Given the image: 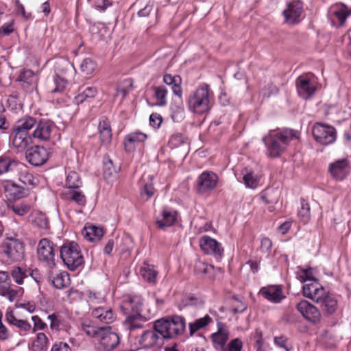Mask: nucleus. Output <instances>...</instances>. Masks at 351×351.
Here are the masks:
<instances>
[{
  "instance_id": "f257e3e1",
  "label": "nucleus",
  "mask_w": 351,
  "mask_h": 351,
  "mask_svg": "<svg viewBox=\"0 0 351 351\" xmlns=\"http://www.w3.org/2000/svg\"><path fill=\"white\" fill-rule=\"evenodd\" d=\"M298 138V132L293 130H285L279 132L270 131L263 138V141L267 147L268 155L276 158L280 156L292 139Z\"/></svg>"
},
{
  "instance_id": "f03ea898",
  "label": "nucleus",
  "mask_w": 351,
  "mask_h": 351,
  "mask_svg": "<svg viewBox=\"0 0 351 351\" xmlns=\"http://www.w3.org/2000/svg\"><path fill=\"white\" fill-rule=\"evenodd\" d=\"M213 101V92L208 84L203 83L190 93L186 103L191 112L202 114L210 110Z\"/></svg>"
},
{
  "instance_id": "7ed1b4c3",
  "label": "nucleus",
  "mask_w": 351,
  "mask_h": 351,
  "mask_svg": "<svg viewBox=\"0 0 351 351\" xmlns=\"http://www.w3.org/2000/svg\"><path fill=\"white\" fill-rule=\"evenodd\" d=\"M156 327L163 339H171L182 335L186 329L185 319L180 315L167 316L155 321Z\"/></svg>"
},
{
  "instance_id": "20e7f679",
  "label": "nucleus",
  "mask_w": 351,
  "mask_h": 351,
  "mask_svg": "<svg viewBox=\"0 0 351 351\" xmlns=\"http://www.w3.org/2000/svg\"><path fill=\"white\" fill-rule=\"evenodd\" d=\"M60 257L69 269L75 270L84 263V257L79 245L75 242L62 245L60 249Z\"/></svg>"
},
{
  "instance_id": "39448f33",
  "label": "nucleus",
  "mask_w": 351,
  "mask_h": 351,
  "mask_svg": "<svg viewBox=\"0 0 351 351\" xmlns=\"http://www.w3.org/2000/svg\"><path fill=\"white\" fill-rule=\"evenodd\" d=\"M163 337L156 327L154 323L153 328L144 330L137 338L138 345L143 349H155L160 348L163 344Z\"/></svg>"
},
{
  "instance_id": "423d86ee",
  "label": "nucleus",
  "mask_w": 351,
  "mask_h": 351,
  "mask_svg": "<svg viewBox=\"0 0 351 351\" xmlns=\"http://www.w3.org/2000/svg\"><path fill=\"white\" fill-rule=\"evenodd\" d=\"M312 134L317 142L328 145L333 143L337 138V131L333 126L316 123L312 129Z\"/></svg>"
},
{
  "instance_id": "0eeeda50",
  "label": "nucleus",
  "mask_w": 351,
  "mask_h": 351,
  "mask_svg": "<svg viewBox=\"0 0 351 351\" xmlns=\"http://www.w3.org/2000/svg\"><path fill=\"white\" fill-rule=\"evenodd\" d=\"M55 247L56 245L46 238L40 239L37 246L38 260L47 264L50 268L56 267Z\"/></svg>"
},
{
  "instance_id": "6e6552de",
  "label": "nucleus",
  "mask_w": 351,
  "mask_h": 351,
  "mask_svg": "<svg viewBox=\"0 0 351 351\" xmlns=\"http://www.w3.org/2000/svg\"><path fill=\"white\" fill-rule=\"evenodd\" d=\"M3 252L12 261H20L25 256L24 244L18 239H7L2 245Z\"/></svg>"
},
{
  "instance_id": "1a4fd4ad",
  "label": "nucleus",
  "mask_w": 351,
  "mask_h": 351,
  "mask_svg": "<svg viewBox=\"0 0 351 351\" xmlns=\"http://www.w3.org/2000/svg\"><path fill=\"white\" fill-rule=\"evenodd\" d=\"M97 341V351H115L119 345L120 338L110 327H105Z\"/></svg>"
},
{
  "instance_id": "9d476101",
  "label": "nucleus",
  "mask_w": 351,
  "mask_h": 351,
  "mask_svg": "<svg viewBox=\"0 0 351 351\" xmlns=\"http://www.w3.org/2000/svg\"><path fill=\"white\" fill-rule=\"evenodd\" d=\"M218 180V176L215 173L210 171H204L197 180V193L204 194L214 190L217 186Z\"/></svg>"
},
{
  "instance_id": "9b49d317",
  "label": "nucleus",
  "mask_w": 351,
  "mask_h": 351,
  "mask_svg": "<svg viewBox=\"0 0 351 351\" xmlns=\"http://www.w3.org/2000/svg\"><path fill=\"white\" fill-rule=\"evenodd\" d=\"M199 246L206 254L213 255L216 258H221L223 254L221 244L209 236L204 235L200 238Z\"/></svg>"
},
{
  "instance_id": "f8f14e48",
  "label": "nucleus",
  "mask_w": 351,
  "mask_h": 351,
  "mask_svg": "<svg viewBox=\"0 0 351 351\" xmlns=\"http://www.w3.org/2000/svg\"><path fill=\"white\" fill-rule=\"evenodd\" d=\"M303 10V4L299 0L292 1L287 3V8L282 14L285 21L289 25L297 24L300 21V16Z\"/></svg>"
},
{
  "instance_id": "ddd939ff",
  "label": "nucleus",
  "mask_w": 351,
  "mask_h": 351,
  "mask_svg": "<svg viewBox=\"0 0 351 351\" xmlns=\"http://www.w3.org/2000/svg\"><path fill=\"white\" fill-rule=\"evenodd\" d=\"M25 158L34 166L45 164L49 158V152L42 146H34L27 149Z\"/></svg>"
},
{
  "instance_id": "4468645a",
  "label": "nucleus",
  "mask_w": 351,
  "mask_h": 351,
  "mask_svg": "<svg viewBox=\"0 0 351 351\" xmlns=\"http://www.w3.org/2000/svg\"><path fill=\"white\" fill-rule=\"evenodd\" d=\"M36 125L32 136L41 141L49 140L51 132L56 128L54 123L49 119H42Z\"/></svg>"
},
{
  "instance_id": "2eb2a0df",
  "label": "nucleus",
  "mask_w": 351,
  "mask_h": 351,
  "mask_svg": "<svg viewBox=\"0 0 351 351\" xmlns=\"http://www.w3.org/2000/svg\"><path fill=\"white\" fill-rule=\"evenodd\" d=\"M298 311L302 316L313 324L320 321L321 314L319 309L306 300H302L297 304Z\"/></svg>"
},
{
  "instance_id": "dca6fc26",
  "label": "nucleus",
  "mask_w": 351,
  "mask_h": 351,
  "mask_svg": "<svg viewBox=\"0 0 351 351\" xmlns=\"http://www.w3.org/2000/svg\"><path fill=\"white\" fill-rule=\"evenodd\" d=\"M230 332L228 326L221 322L217 323V331L211 335V340L215 349L221 351L225 347Z\"/></svg>"
},
{
  "instance_id": "f3484780",
  "label": "nucleus",
  "mask_w": 351,
  "mask_h": 351,
  "mask_svg": "<svg viewBox=\"0 0 351 351\" xmlns=\"http://www.w3.org/2000/svg\"><path fill=\"white\" fill-rule=\"evenodd\" d=\"M303 295L315 302L324 295L325 289L315 280L305 283L302 287Z\"/></svg>"
},
{
  "instance_id": "a211bd4d",
  "label": "nucleus",
  "mask_w": 351,
  "mask_h": 351,
  "mask_svg": "<svg viewBox=\"0 0 351 351\" xmlns=\"http://www.w3.org/2000/svg\"><path fill=\"white\" fill-rule=\"evenodd\" d=\"M329 172L332 178L343 180L349 173V165L346 159L338 160L329 165Z\"/></svg>"
},
{
  "instance_id": "6ab92c4d",
  "label": "nucleus",
  "mask_w": 351,
  "mask_h": 351,
  "mask_svg": "<svg viewBox=\"0 0 351 351\" xmlns=\"http://www.w3.org/2000/svg\"><path fill=\"white\" fill-rule=\"evenodd\" d=\"M5 197L9 200H16L27 197L29 194V190L14 183H5L3 184Z\"/></svg>"
},
{
  "instance_id": "aec40b11",
  "label": "nucleus",
  "mask_w": 351,
  "mask_h": 351,
  "mask_svg": "<svg viewBox=\"0 0 351 351\" xmlns=\"http://www.w3.org/2000/svg\"><path fill=\"white\" fill-rule=\"evenodd\" d=\"M10 138H11L12 146L18 152L24 151L32 143V138L29 133H21L12 129Z\"/></svg>"
},
{
  "instance_id": "412c9836",
  "label": "nucleus",
  "mask_w": 351,
  "mask_h": 351,
  "mask_svg": "<svg viewBox=\"0 0 351 351\" xmlns=\"http://www.w3.org/2000/svg\"><path fill=\"white\" fill-rule=\"evenodd\" d=\"M296 86L299 95L306 99L310 98L315 92V88L309 79L304 76L297 78Z\"/></svg>"
},
{
  "instance_id": "4be33fe9",
  "label": "nucleus",
  "mask_w": 351,
  "mask_h": 351,
  "mask_svg": "<svg viewBox=\"0 0 351 351\" xmlns=\"http://www.w3.org/2000/svg\"><path fill=\"white\" fill-rule=\"evenodd\" d=\"M259 293L265 299L274 303H279L285 298L280 287L271 285L261 289Z\"/></svg>"
},
{
  "instance_id": "5701e85b",
  "label": "nucleus",
  "mask_w": 351,
  "mask_h": 351,
  "mask_svg": "<svg viewBox=\"0 0 351 351\" xmlns=\"http://www.w3.org/2000/svg\"><path fill=\"white\" fill-rule=\"evenodd\" d=\"M92 315L101 322L107 324L112 323L116 319L115 313L111 308L107 307L95 308L92 311Z\"/></svg>"
},
{
  "instance_id": "b1692460",
  "label": "nucleus",
  "mask_w": 351,
  "mask_h": 351,
  "mask_svg": "<svg viewBox=\"0 0 351 351\" xmlns=\"http://www.w3.org/2000/svg\"><path fill=\"white\" fill-rule=\"evenodd\" d=\"M147 138V135L143 132H134L130 133L124 140L125 150L128 152H133L136 149V144L144 142Z\"/></svg>"
},
{
  "instance_id": "393cba45",
  "label": "nucleus",
  "mask_w": 351,
  "mask_h": 351,
  "mask_svg": "<svg viewBox=\"0 0 351 351\" xmlns=\"http://www.w3.org/2000/svg\"><path fill=\"white\" fill-rule=\"evenodd\" d=\"M5 317L7 322L16 327L21 334L25 335L32 330V326L27 320L16 317L12 311L8 312Z\"/></svg>"
},
{
  "instance_id": "a878e982",
  "label": "nucleus",
  "mask_w": 351,
  "mask_h": 351,
  "mask_svg": "<svg viewBox=\"0 0 351 351\" xmlns=\"http://www.w3.org/2000/svg\"><path fill=\"white\" fill-rule=\"evenodd\" d=\"M316 302L320 304L322 311L328 315L332 314L336 311L337 306L335 298L327 292H325L324 295L320 297Z\"/></svg>"
},
{
  "instance_id": "bb28decb",
  "label": "nucleus",
  "mask_w": 351,
  "mask_h": 351,
  "mask_svg": "<svg viewBox=\"0 0 351 351\" xmlns=\"http://www.w3.org/2000/svg\"><path fill=\"white\" fill-rule=\"evenodd\" d=\"M16 81L22 84V86L25 89L34 88L36 86L37 78L35 73L29 70H23L17 77Z\"/></svg>"
},
{
  "instance_id": "cd10ccee",
  "label": "nucleus",
  "mask_w": 351,
  "mask_h": 351,
  "mask_svg": "<svg viewBox=\"0 0 351 351\" xmlns=\"http://www.w3.org/2000/svg\"><path fill=\"white\" fill-rule=\"evenodd\" d=\"M97 93L95 87L82 86L78 88V93L74 97V104L79 105L89 98H93Z\"/></svg>"
},
{
  "instance_id": "c85d7f7f",
  "label": "nucleus",
  "mask_w": 351,
  "mask_h": 351,
  "mask_svg": "<svg viewBox=\"0 0 351 351\" xmlns=\"http://www.w3.org/2000/svg\"><path fill=\"white\" fill-rule=\"evenodd\" d=\"M163 82L166 84L171 86V90L175 95L178 96L180 99L182 98V79L179 75H171L170 74H165L163 77Z\"/></svg>"
},
{
  "instance_id": "c756f323",
  "label": "nucleus",
  "mask_w": 351,
  "mask_h": 351,
  "mask_svg": "<svg viewBox=\"0 0 351 351\" xmlns=\"http://www.w3.org/2000/svg\"><path fill=\"white\" fill-rule=\"evenodd\" d=\"M63 195L67 200L73 201L80 206H85L86 203V196L80 188L66 189Z\"/></svg>"
},
{
  "instance_id": "7c9ffc66",
  "label": "nucleus",
  "mask_w": 351,
  "mask_h": 351,
  "mask_svg": "<svg viewBox=\"0 0 351 351\" xmlns=\"http://www.w3.org/2000/svg\"><path fill=\"white\" fill-rule=\"evenodd\" d=\"M100 141L103 145L108 144L112 138L110 122L106 119H101L98 125Z\"/></svg>"
},
{
  "instance_id": "2f4dec72",
  "label": "nucleus",
  "mask_w": 351,
  "mask_h": 351,
  "mask_svg": "<svg viewBox=\"0 0 351 351\" xmlns=\"http://www.w3.org/2000/svg\"><path fill=\"white\" fill-rule=\"evenodd\" d=\"M36 124V119L32 117H24L19 119L12 126V130H16L19 132L29 133L31 130Z\"/></svg>"
},
{
  "instance_id": "473e14b6",
  "label": "nucleus",
  "mask_w": 351,
  "mask_h": 351,
  "mask_svg": "<svg viewBox=\"0 0 351 351\" xmlns=\"http://www.w3.org/2000/svg\"><path fill=\"white\" fill-rule=\"evenodd\" d=\"M176 211L164 210L162 213V217L158 218L156 224L160 229L164 230L167 227L171 226L176 221Z\"/></svg>"
},
{
  "instance_id": "72a5a7b5",
  "label": "nucleus",
  "mask_w": 351,
  "mask_h": 351,
  "mask_svg": "<svg viewBox=\"0 0 351 351\" xmlns=\"http://www.w3.org/2000/svg\"><path fill=\"white\" fill-rule=\"evenodd\" d=\"M142 197L146 195V199L153 196L155 189L153 184V177L151 175L143 176L141 179Z\"/></svg>"
},
{
  "instance_id": "f704fd0d",
  "label": "nucleus",
  "mask_w": 351,
  "mask_h": 351,
  "mask_svg": "<svg viewBox=\"0 0 351 351\" xmlns=\"http://www.w3.org/2000/svg\"><path fill=\"white\" fill-rule=\"evenodd\" d=\"M143 306V299L139 295L131 296L123 303L125 308L131 309L132 314H141Z\"/></svg>"
},
{
  "instance_id": "c9c22d12",
  "label": "nucleus",
  "mask_w": 351,
  "mask_h": 351,
  "mask_svg": "<svg viewBox=\"0 0 351 351\" xmlns=\"http://www.w3.org/2000/svg\"><path fill=\"white\" fill-rule=\"evenodd\" d=\"M145 322V319L141 314H132L126 317L124 324L129 330H132L142 328Z\"/></svg>"
},
{
  "instance_id": "e433bc0d",
  "label": "nucleus",
  "mask_w": 351,
  "mask_h": 351,
  "mask_svg": "<svg viewBox=\"0 0 351 351\" xmlns=\"http://www.w3.org/2000/svg\"><path fill=\"white\" fill-rule=\"evenodd\" d=\"M82 234L88 241H99L104 235V230L101 228L90 226L85 228L82 231Z\"/></svg>"
},
{
  "instance_id": "4c0bfd02",
  "label": "nucleus",
  "mask_w": 351,
  "mask_h": 351,
  "mask_svg": "<svg viewBox=\"0 0 351 351\" xmlns=\"http://www.w3.org/2000/svg\"><path fill=\"white\" fill-rule=\"evenodd\" d=\"M119 171V167L114 165L112 160L108 156L104 157V175L106 178H110L116 177L118 171Z\"/></svg>"
},
{
  "instance_id": "58836bf2",
  "label": "nucleus",
  "mask_w": 351,
  "mask_h": 351,
  "mask_svg": "<svg viewBox=\"0 0 351 351\" xmlns=\"http://www.w3.org/2000/svg\"><path fill=\"white\" fill-rule=\"evenodd\" d=\"M243 180L245 186L248 188L255 189L258 185L260 178L253 171L244 169L242 171Z\"/></svg>"
},
{
  "instance_id": "ea45409f",
  "label": "nucleus",
  "mask_w": 351,
  "mask_h": 351,
  "mask_svg": "<svg viewBox=\"0 0 351 351\" xmlns=\"http://www.w3.org/2000/svg\"><path fill=\"white\" fill-rule=\"evenodd\" d=\"M212 321L211 317L208 315L204 317L197 319L193 322L189 324L190 335L192 336L198 330L206 326Z\"/></svg>"
},
{
  "instance_id": "a19ab883",
  "label": "nucleus",
  "mask_w": 351,
  "mask_h": 351,
  "mask_svg": "<svg viewBox=\"0 0 351 351\" xmlns=\"http://www.w3.org/2000/svg\"><path fill=\"white\" fill-rule=\"evenodd\" d=\"M154 97L156 99V105L165 106L167 105V95L168 90L164 86H154Z\"/></svg>"
},
{
  "instance_id": "79ce46f5",
  "label": "nucleus",
  "mask_w": 351,
  "mask_h": 351,
  "mask_svg": "<svg viewBox=\"0 0 351 351\" xmlns=\"http://www.w3.org/2000/svg\"><path fill=\"white\" fill-rule=\"evenodd\" d=\"M48 339L45 333L39 332L32 343L33 351H47Z\"/></svg>"
},
{
  "instance_id": "37998d69",
  "label": "nucleus",
  "mask_w": 351,
  "mask_h": 351,
  "mask_svg": "<svg viewBox=\"0 0 351 351\" xmlns=\"http://www.w3.org/2000/svg\"><path fill=\"white\" fill-rule=\"evenodd\" d=\"M73 65L66 60H58L55 64L56 75L64 76L66 73L72 71Z\"/></svg>"
},
{
  "instance_id": "c03bdc74",
  "label": "nucleus",
  "mask_w": 351,
  "mask_h": 351,
  "mask_svg": "<svg viewBox=\"0 0 351 351\" xmlns=\"http://www.w3.org/2000/svg\"><path fill=\"white\" fill-rule=\"evenodd\" d=\"M19 180L26 186H35L37 184V179L27 171L25 167L21 169Z\"/></svg>"
},
{
  "instance_id": "a18cd8bd",
  "label": "nucleus",
  "mask_w": 351,
  "mask_h": 351,
  "mask_svg": "<svg viewBox=\"0 0 351 351\" xmlns=\"http://www.w3.org/2000/svg\"><path fill=\"white\" fill-rule=\"evenodd\" d=\"M27 269L20 267H14L11 270L10 276L16 283L22 285L24 280L27 279Z\"/></svg>"
},
{
  "instance_id": "49530a36",
  "label": "nucleus",
  "mask_w": 351,
  "mask_h": 351,
  "mask_svg": "<svg viewBox=\"0 0 351 351\" xmlns=\"http://www.w3.org/2000/svg\"><path fill=\"white\" fill-rule=\"evenodd\" d=\"M104 328L86 324H83L82 326V330L88 336L95 338L97 340H98L100 335L103 332Z\"/></svg>"
},
{
  "instance_id": "de8ad7c7",
  "label": "nucleus",
  "mask_w": 351,
  "mask_h": 351,
  "mask_svg": "<svg viewBox=\"0 0 351 351\" xmlns=\"http://www.w3.org/2000/svg\"><path fill=\"white\" fill-rule=\"evenodd\" d=\"M82 182L81 181L79 175L75 171H71L66 179V189L80 188Z\"/></svg>"
},
{
  "instance_id": "09e8293b",
  "label": "nucleus",
  "mask_w": 351,
  "mask_h": 351,
  "mask_svg": "<svg viewBox=\"0 0 351 351\" xmlns=\"http://www.w3.org/2000/svg\"><path fill=\"white\" fill-rule=\"evenodd\" d=\"M133 80L130 78L123 81L122 84L117 88V95H121V98H125L132 90Z\"/></svg>"
},
{
  "instance_id": "8fccbe9b",
  "label": "nucleus",
  "mask_w": 351,
  "mask_h": 351,
  "mask_svg": "<svg viewBox=\"0 0 351 351\" xmlns=\"http://www.w3.org/2000/svg\"><path fill=\"white\" fill-rule=\"evenodd\" d=\"M69 276L67 273H60L53 277L52 282L53 286L57 289H63L69 284Z\"/></svg>"
},
{
  "instance_id": "3c124183",
  "label": "nucleus",
  "mask_w": 351,
  "mask_h": 351,
  "mask_svg": "<svg viewBox=\"0 0 351 351\" xmlns=\"http://www.w3.org/2000/svg\"><path fill=\"white\" fill-rule=\"evenodd\" d=\"M96 68V62L89 58L84 59L80 64L81 71L85 75L92 74L95 71Z\"/></svg>"
},
{
  "instance_id": "603ef678",
  "label": "nucleus",
  "mask_w": 351,
  "mask_h": 351,
  "mask_svg": "<svg viewBox=\"0 0 351 351\" xmlns=\"http://www.w3.org/2000/svg\"><path fill=\"white\" fill-rule=\"evenodd\" d=\"M140 272L142 277L148 282L152 283L156 281L157 272L149 265L141 267Z\"/></svg>"
},
{
  "instance_id": "864d4df0",
  "label": "nucleus",
  "mask_w": 351,
  "mask_h": 351,
  "mask_svg": "<svg viewBox=\"0 0 351 351\" xmlns=\"http://www.w3.org/2000/svg\"><path fill=\"white\" fill-rule=\"evenodd\" d=\"M300 220L306 223L310 219V206L304 199H301V207L298 211Z\"/></svg>"
},
{
  "instance_id": "5fc2aeb1",
  "label": "nucleus",
  "mask_w": 351,
  "mask_h": 351,
  "mask_svg": "<svg viewBox=\"0 0 351 351\" xmlns=\"http://www.w3.org/2000/svg\"><path fill=\"white\" fill-rule=\"evenodd\" d=\"M53 82L56 87L51 90V93H62L67 84V80L65 77L59 75H55Z\"/></svg>"
},
{
  "instance_id": "6e6d98bb",
  "label": "nucleus",
  "mask_w": 351,
  "mask_h": 351,
  "mask_svg": "<svg viewBox=\"0 0 351 351\" xmlns=\"http://www.w3.org/2000/svg\"><path fill=\"white\" fill-rule=\"evenodd\" d=\"M18 162L14 160L8 158H0V174L8 172L13 169V167L16 166Z\"/></svg>"
},
{
  "instance_id": "4d7b16f0",
  "label": "nucleus",
  "mask_w": 351,
  "mask_h": 351,
  "mask_svg": "<svg viewBox=\"0 0 351 351\" xmlns=\"http://www.w3.org/2000/svg\"><path fill=\"white\" fill-rule=\"evenodd\" d=\"M350 14L348 8L344 5L341 4L340 7L335 12V15L337 16L340 22L341 25H343L347 17Z\"/></svg>"
},
{
  "instance_id": "13d9d810",
  "label": "nucleus",
  "mask_w": 351,
  "mask_h": 351,
  "mask_svg": "<svg viewBox=\"0 0 351 351\" xmlns=\"http://www.w3.org/2000/svg\"><path fill=\"white\" fill-rule=\"evenodd\" d=\"M243 348V343L239 338L232 339L227 346L223 348L221 351H241Z\"/></svg>"
},
{
  "instance_id": "bf43d9fd",
  "label": "nucleus",
  "mask_w": 351,
  "mask_h": 351,
  "mask_svg": "<svg viewBox=\"0 0 351 351\" xmlns=\"http://www.w3.org/2000/svg\"><path fill=\"white\" fill-rule=\"evenodd\" d=\"M50 320V327L52 330H60L62 325V320L60 317L56 314H51L48 316Z\"/></svg>"
},
{
  "instance_id": "052dcab7",
  "label": "nucleus",
  "mask_w": 351,
  "mask_h": 351,
  "mask_svg": "<svg viewBox=\"0 0 351 351\" xmlns=\"http://www.w3.org/2000/svg\"><path fill=\"white\" fill-rule=\"evenodd\" d=\"M186 138L180 133L172 135L169 141V145L171 147H177L185 143Z\"/></svg>"
},
{
  "instance_id": "680f3d73",
  "label": "nucleus",
  "mask_w": 351,
  "mask_h": 351,
  "mask_svg": "<svg viewBox=\"0 0 351 351\" xmlns=\"http://www.w3.org/2000/svg\"><path fill=\"white\" fill-rule=\"evenodd\" d=\"M10 208L15 214L18 215L19 216H24L30 210V206L25 204H21L17 206L12 205L10 206Z\"/></svg>"
},
{
  "instance_id": "e2e57ef3",
  "label": "nucleus",
  "mask_w": 351,
  "mask_h": 351,
  "mask_svg": "<svg viewBox=\"0 0 351 351\" xmlns=\"http://www.w3.org/2000/svg\"><path fill=\"white\" fill-rule=\"evenodd\" d=\"M11 285V278L8 272L0 271V287L7 289Z\"/></svg>"
},
{
  "instance_id": "0e129e2a",
  "label": "nucleus",
  "mask_w": 351,
  "mask_h": 351,
  "mask_svg": "<svg viewBox=\"0 0 351 351\" xmlns=\"http://www.w3.org/2000/svg\"><path fill=\"white\" fill-rule=\"evenodd\" d=\"M34 223L37 227L43 230H47L49 228V221L43 215L38 216L35 219Z\"/></svg>"
},
{
  "instance_id": "69168bd1",
  "label": "nucleus",
  "mask_w": 351,
  "mask_h": 351,
  "mask_svg": "<svg viewBox=\"0 0 351 351\" xmlns=\"http://www.w3.org/2000/svg\"><path fill=\"white\" fill-rule=\"evenodd\" d=\"M88 297V301L92 304L102 303L104 300V296L100 293L89 291Z\"/></svg>"
},
{
  "instance_id": "338daca9",
  "label": "nucleus",
  "mask_w": 351,
  "mask_h": 351,
  "mask_svg": "<svg viewBox=\"0 0 351 351\" xmlns=\"http://www.w3.org/2000/svg\"><path fill=\"white\" fill-rule=\"evenodd\" d=\"M32 319L34 322V327H32L34 332L36 330H43L47 326L46 324L37 315L32 316Z\"/></svg>"
},
{
  "instance_id": "774afa93",
  "label": "nucleus",
  "mask_w": 351,
  "mask_h": 351,
  "mask_svg": "<svg viewBox=\"0 0 351 351\" xmlns=\"http://www.w3.org/2000/svg\"><path fill=\"white\" fill-rule=\"evenodd\" d=\"M162 121V117L157 113H153L149 117V123L150 125L154 128H158L160 127L161 123Z\"/></svg>"
}]
</instances>
